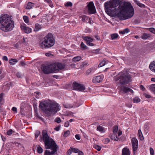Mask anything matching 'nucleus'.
Instances as JSON below:
<instances>
[{
  "mask_svg": "<svg viewBox=\"0 0 155 155\" xmlns=\"http://www.w3.org/2000/svg\"><path fill=\"white\" fill-rule=\"evenodd\" d=\"M109 1L104 3L106 13L112 17L117 16L120 20H124L132 17L134 14V8L129 2Z\"/></svg>",
  "mask_w": 155,
  "mask_h": 155,
  "instance_id": "obj_1",
  "label": "nucleus"
},
{
  "mask_svg": "<svg viewBox=\"0 0 155 155\" xmlns=\"http://www.w3.org/2000/svg\"><path fill=\"white\" fill-rule=\"evenodd\" d=\"M39 106L49 116L55 114L60 110L59 104L55 101H44L40 103Z\"/></svg>",
  "mask_w": 155,
  "mask_h": 155,
  "instance_id": "obj_2",
  "label": "nucleus"
},
{
  "mask_svg": "<svg viewBox=\"0 0 155 155\" xmlns=\"http://www.w3.org/2000/svg\"><path fill=\"white\" fill-rule=\"evenodd\" d=\"M14 27V21L11 17L4 14L0 17V28L5 32L12 31Z\"/></svg>",
  "mask_w": 155,
  "mask_h": 155,
  "instance_id": "obj_3",
  "label": "nucleus"
},
{
  "mask_svg": "<svg viewBox=\"0 0 155 155\" xmlns=\"http://www.w3.org/2000/svg\"><path fill=\"white\" fill-rule=\"evenodd\" d=\"M54 44V40L53 36L51 33H49L44 38L40 46L42 49L48 48L53 46Z\"/></svg>",
  "mask_w": 155,
  "mask_h": 155,
  "instance_id": "obj_4",
  "label": "nucleus"
},
{
  "mask_svg": "<svg viewBox=\"0 0 155 155\" xmlns=\"http://www.w3.org/2000/svg\"><path fill=\"white\" fill-rule=\"evenodd\" d=\"M119 75L117 78L116 81H118V83L120 85H125V84H128L132 81L131 77L129 74L120 72Z\"/></svg>",
  "mask_w": 155,
  "mask_h": 155,
  "instance_id": "obj_5",
  "label": "nucleus"
},
{
  "mask_svg": "<svg viewBox=\"0 0 155 155\" xmlns=\"http://www.w3.org/2000/svg\"><path fill=\"white\" fill-rule=\"evenodd\" d=\"M42 134L45 148H50L52 145L56 144L52 139L50 138L46 130L42 131Z\"/></svg>",
  "mask_w": 155,
  "mask_h": 155,
  "instance_id": "obj_6",
  "label": "nucleus"
},
{
  "mask_svg": "<svg viewBox=\"0 0 155 155\" xmlns=\"http://www.w3.org/2000/svg\"><path fill=\"white\" fill-rule=\"evenodd\" d=\"M119 94H126L127 92H130L131 93L134 92L130 88L127 87L124 85H121L119 86Z\"/></svg>",
  "mask_w": 155,
  "mask_h": 155,
  "instance_id": "obj_7",
  "label": "nucleus"
},
{
  "mask_svg": "<svg viewBox=\"0 0 155 155\" xmlns=\"http://www.w3.org/2000/svg\"><path fill=\"white\" fill-rule=\"evenodd\" d=\"M72 89L83 91L85 89V87L83 84H79L76 82H74L72 85Z\"/></svg>",
  "mask_w": 155,
  "mask_h": 155,
  "instance_id": "obj_8",
  "label": "nucleus"
},
{
  "mask_svg": "<svg viewBox=\"0 0 155 155\" xmlns=\"http://www.w3.org/2000/svg\"><path fill=\"white\" fill-rule=\"evenodd\" d=\"M57 146L56 144L52 145L51 147L50 148L51 149V151H49V150H46L44 153V155H54V154L57 152Z\"/></svg>",
  "mask_w": 155,
  "mask_h": 155,
  "instance_id": "obj_9",
  "label": "nucleus"
},
{
  "mask_svg": "<svg viewBox=\"0 0 155 155\" xmlns=\"http://www.w3.org/2000/svg\"><path fill=\"white\" fill-rule=\"evenodd\" d=\"M88 12L89 14L95 13L96 12L95 9L93 2H90L87 5Z\"/></svg>",
  "mask_w": 155,
  "mask_h": 155,
  "instance_id": "obj_10",
  "label": "nucleus"
},
{
  "mask_svg": "<svg viewBox=\"0 0 155 155\" xmlns=\"http://www.w3.org/2000/svg\"><path fill=\"white\" fill-rule=\"evenodd\" d=\"M132 148L134 154L135 152L137 150L138 147V141L137 139L135 137L133 138L131 140Z\"/></svg>",
  "mask_w": 155,
  "mask_h": 155,
  "instance_id": "obj_11",
  "label": "nucleus"
},
{
  "mask_svg": "<svg viewBox=\"0 0 155 155\" xmlns=\"http://www.w3.org/2000/svg\"><path fill=\"white\" fill-rule=\"evenodd\" d=\"M51 64L48 65L43 66L42 71L44 73L48 74L52 73Z\"/></svg>",
  "mask_w": 155,
  "mask_h": 155,
  "instance_id": "obj_12",
  "label": "nucleus"
},
{
  "mask_svg": "<svg viewBox=\"0 0 155 155\" xmlns=\"http://www.w3.org/2000/svg\"><path fill=\"white\" fill-rule=\"evenodd\" d=\"M102 81V79L101 76H98L93 78L92 82L94 83H97L100 82Z\"/></svg>",
  "mask_w": 155,
  "mask_h": 155,
  "instance_id": "obj_13",
  "label": "nucleus"
},
{
  "mask_svg": "<svg viewBox=\"0 0 155 155\" xmlns=\"http://www.w3.org/2000/svg\"><path fill=\"white\" fill-rule=\"evenodd\" d=\"M51 64V70L52 71V73L57 72L59 70L57 66V64Z\"/></svg>",
  "mask_w": 155,
  "mask_h": 155,
  "instance_id": "obj_14",
  "label": "nucleus"
},
{
  "mask_svg": "<svg viewBox=\"0 0 155 155\" xmlns=\"http://www.w3.org/2000/svg\"><path fill=\"white\" fill-rule=\"evenodd\" d=\"M130 152L128 148L124 147L122 150V155H130Z\"/></svg>",
  "mask_w": 155,
  "mask_h": 155,
  "instance_id": "obj_15",
  "label": "nucleus"
},
{
  "mask_svg": "<svg viewBox=\"0 0 155 155\" xmlns=\"http://www.w3.org/2000/svg\"><path fill=\"white\" fill-rule=\"evenodd\" d=\"M96 70V69L94 67H92L88 69L87 70L86 73V75H88L90 74H93Z\"/></svg>",
  "mask_w": 155,
  "mask_h": 155,
  "instance_id": "obj_16",
  "label": "nucleus"
},
{
  "mask_svg": "<svg viewBox=\"0 0 155 155\" xmlns=\"http://www.w3.org/2000/svg\"><path fill=\"white\" fill-rule=\"evenodd\" d=\"M42 28V26L41 25L38 23H36L35 24V28L34 29V31L35 32L39 31Z\"/></svg>",
  "mask_w": 155,
  "mask_h": 155,
  "instance_id": "obj_17",
  "label": "nucleus"
},
{
  "mask_svg": "<svg viewBox=\"0 0 155 155\" xmlns=\"http://www.w3.org/2000/svg\"><path fill=\"white\" fill-rule=\"evenodd\" d=\"M82 38L84 40L86 41V43L92 42L93 41V39L90 37H83Z\"/></svg>",
  "mask_w": 155,
  "mask_h": 155,
  "instance_id": "obj_18",
  "label": "nucleus"
},
{
  "mask_svg": "<svg viewBox=\"0 0 155 155\" xmlns=\"http://www.w3.org/2000/svg\"><path fill=\"white\" fill-rule=\"evenodd\" d=\"M150 37V35L148 34L144 33L141 36V38L144 40H146L148 39Z\"/></svg>",
  "mask_w": 155,
  "mask_h": 155,
  "instance_id": "obj_19",
  "label": "nucleus"
},
{
  "mask_svg": "<svg viewBox=\"0 0 155 155\" xmlns=\"http://www.w3.org/2000/svg\"><path fill=\"white\" fill-rule=\"evenodd\" d=\"M97 130L100 131V132L102 133L105 132V130L104 127L101 126L99 125L97 127Z\"/></svg>",
  "mask_w": 155,
  "mask_h": 155,
  "instance_id": "obj_20",
  "label": "nucleus"
},
{
  "mask_svg": "<svg viewBox=\"0 0 155 155\" xmlns=\"http://www.w3.org/2000/svg\"><path fill=\"white\" fill-rule=\"evenodd\" d=\"M56 64L58 70L63 69L65 67V65L62 63H57Z\"/></svg>",
  "mask_w": 155,
  "mask_h": 155,
  "instance_id": "obj_21",
  "label": "nucleus"
},
{
  "mask_svg": "<svg viewBox=\"0 0 155 155\" xmlns=\"http://www.w3.org/2000/svg\"><path fill=\"white\" fill-rule=\"evenodd\" d=\"M134 2L140 7L144 8H145L146 6L140 3L137 0H134Z\"/></svg>",
  "mask_w": 155,
  "mask_h": 155,
  "instance_id": "obj_22",
  "label": "nucleus"
},
{
  "mask_svg": "<svg viewBox=\"0 0 155 155\" xmlns=\"http://www.w3.org/2000/svg\"><path fill=\"white\" fill-rule=\"evenodd\" d=\"M138 135L139 137V138L140 140H143L144 138L140 130L139 129L138 130Z\"/></svg>",
  "mask_w": 155,
  "mask_h": 155,
  "instance_id": "obj_23",
  "label": "nucleus"
},
{
  "mask_svg": "<svg viewBox=\"0 0 155 155\" xmlns=\"http://www.w3.org/2000/svg\"><path fill=\"white\" fill-rule=\"evenodd\" d=\"M110 138L113 140L118 141L119 140L118 138L117 137L116 134H113L110 136Z\"/></svg>",
  "mask_w": 155,
  "mask_h": 155,
  "instance_id": "obj_24",
  "label": "nucleus"
},
{
  "mask_svg": "<svg viewBox=\"0 0 155 155\" xmlns=\"http://www.w3.org/2000/svg\"><path fill=\"white\" fill-rule=\"evenodd\" d=\"M34 4L30 2H28V3L27 6L26 7V8L28 9H30L32 8L34 6Z\"/></svg>",
  "mask_w": 155,
  "mask_h": 155,
  "instance_id": "obj_25",
  "label": "nucleus"
},
{
  "mask_svg": "<svg viewBox=\"0 0 155 155\" xmlns=\"http://www.w3.org/2000/svg\"><path fill=\"white\" fill-rule=\"evenodd\" d=\"M111 39L114 40L117 39L118 37V35L117 34L114 33L110 35Z\"/></svg>",
  "mask_w": 155,
  "mask_h": 155,
  "instance_id": "obj_26",
  "label": "nucleus"
},
{
  "mask_svg": "<svg viewBox=\"0 0 155 155\" xmlns=\"http://www.w3.org/2000/svg\"><path fill=\"white\" fill-rule=\"evenodd\" d=\"M18 62V60L15 59H11L9 60V63L11 65H14Z\"/></svg>",
  "mask_w": 155,
  "mask_h": 155,
  "instance_id": "obj_27",
  "label": "nucleus"
},
{
  "mask_svg": "<svg viewBox=\"0 0 155 155\" xmlns=\"http://www.w3.org/2000/svg\"><path fill=\"white\" fill-rule=\"evenodd\" d=\"M80 47L82 50H85L88 48L87 47L83 42H81L80 45Z\"/></svg>",
  "mask_w": 155,
  "mask_h": 155,
  "instance_id": "obj_28",
  "label": "nucleus"
},
{
  "mask_svg": "<svg viewBox=\"0 0 155 155\" xmlns=\"http://www.w3.org/2000/svg\"><path fill=\"white\" fill-rule=\"evenodd\" d=\"M150 68L152 71L155 72V63L150 64L149 66Z\"/></svg>",
  "mask_w": 155,
  "mask_h": 155,
  "instance_id": "obj_29",
  "label": "nucleus"
},
{
  "mask_svg": "<svg viewBox=\"0 0 155 155\" xmlns=\"http://www.w3.org/2000/svg\"><path fill=\"white\" fill-rule=\"evenodd\" d=\"M150 90L154 93H155V84H151L150 87Z\"/></svg>",
  "mask_w": 155,
  "mask_h": 155,
  "instance_id": "obj_30",
  "label": "nucleus"
},
{
  "mask_svg": "<svg viewBox=\"0 0 155 155\" xmlns=\"http://www.w3.org/2000/svg\"><path fill=\"white\" fill-rule=\"evenodd\" d=\"M37 152L39 153H41L43 152V149L40 146V145H38L37 147Z\"/></svg>",
  "mask_w": 155,
  "mask_h": 155,
  "instance_id": "obj_31",
  "label": "nucleus"
},
{
  "mask_svg": "<svg viewBox=\"0 0 155 155\" xmlns=\"http://www.w3.org/2000/svg\"><path fill=\"white\" fill-rule=\"evenodd\" d=\"M81 57L80 56H77L74 58L72 60L74 62L78 61L81 60Z\"/></svg>",
  "mask_w": 155,
  "mask_h": 155,
  "instance_id": "obj_32",
  "label": "nucleus"
},
{
  "mask_svg": "<svg viewBox=\"0 0 155 155\" xmlns=\"http://www.w3.org/2000/svg\"><path fill=\"white\" fill-rule=\"evenodd\" d=\"M3 95L2 94H0V112L2 111V108L1 107L2 102L3 100Z\"/></svg>",
  "mask_w": 155,
  "mask_h": 155,
  "instance_id": "obj_33",
  "label": "nucleus"
},
{
  "mask_svg": "<svg viewBox=\"0 0 155 155\" xmlns=\"http://www.w3.org/2000/svg\"><path fill=\"white\" fill-rule=\"evenodd\" d=\"M140 101V99L138 97L134 98L133 100V102L134 103H138Z\"/></svg>",
  "mask_w": 155,
  "mask_h": 155,
  "instance_id": "obj_34",
  "label": "nucleus"
},
{
  "mask_svg": "<svg viewBox=\"0 0 155 155\" xmlns=\"http://www.w3.org/2000/svg\"><path fill=\"white\" fill-rule=\"evenodd\" d=\"M31 30L32 29L31 28L28 27H26L24 31L25 32V33L28 34L31 32Z\"/></svg>",
  "mask_w": 155,
  "mask_h": 155,
  "instance_id": "obj_35",
  "label": "nucleus"
},
{
  "mask_svg": "<svg viewBox=\"0 0 155 155\" xmlns=\"http://www.w3.org/2000/svg\"><path fill=\"white\" fill-rule=\"evenodd\" d=\"M46 2H47L49 6L52 8L53 7V5L52 3V2L51 0H44Z\"/></svg>",
  "mask_w": 155,
  "mask_h": 155,
  "instance_id": "obj_36",
  "label": "nucleus"
},
{
  "mask_svg": "<svg viewBox=\"0 0 155 155\" xmlns=\"http://www.w3.org/2000/svg\"><path fill=\"white\" fill-rule=\"evenodd\" d=\"M118 130V127L115 125L113 127V132L114 134H116Z\"/></svg>",
  "mask_w": 155,
  "mask_h": 155,
  "instance_id": "obj_37",
  "label": "nucleus"
},
{
  "mask_svg": "<svg viewBox=\"0 0 155 155\" xmlns=\"http://www.w3.org/2000/svg\"><path fill=\"white\" fill-rule=\"evenodd\" d=\"M80 17L82 18V21L83 22L85 21L86 19L88 18L87 17L84 15H82Z\"/></svg>",
  "mask_w": 155,
  "mask_h": 155,
  "instance_id": "obj_38",
  "label": "nucleus"
},
{
  "mask_svg": "<svg viewBox=\"0 0 155 155\" xmlns=\"http://www.w3.org/2000/svg\"><path fill=\"white\" fill-rule=\"evenodd\" d=\"M23 19L25 21V22L26 23H27L29 22V19L28 17L26 16H24L23 17Z\"/></svg>",
  "mask_w": 155,
  "mask_h": 155,
  "instance_id": "obj_39",
  "label": "nucleus"
},
{
  "mask_svg": "<svg viewBox=\"0 0 155 155\" xmlns=\"http://www.w3.org/2000/svg\"><path fill=\"white\" fill-rule=\"evenodd\" d=\"M94 147L98 151H100L101 149V147L98 145H94Z\"/></svg>",
  "mask_w": 155,
  "mask_h": 155,
  "instance_id": "obj_40",
  "label": "nucleus"
},
{
  "mask_svg": "<svg viewBox=\"0 0 155 155\" xmlns=\"http://www.w3.org/2000/svg\"><path fill=\"white\" fill-rule=\"evenodd\" d=\"M105 64H106L105 61H103L99 64L98 65V67H101L102 66H103Z\"/></svg>",
  "mask_w": 155,
  "mask_h": 155,
  "instance_id": "obj_41",
  "label": "nucleus"
},
{
  "mask_svg": "<svg viewBox=\"0 0 155 155\" xmlns=\"http://www.w3.org/2000/svg\"><path fill=\"white\" fill-rule=\"evenodd\" d=\"M71 149L72 150V151L73 152L75 153H77L78 152L79 150L77 149L71 147Z\"/></svg>",
  "mask_w": 155,
  "mask_h": 155,
  "instance_id": "obj_42",
  "label": "nucleus"
},
{
  "mask_svg": "<svg viewBox=\"0 0 155 155\" xmlns=\"http://www.w3.org/2000/svg\"><path fill=\"white\" fill-rule=\"evenodd\" d=\"M40 132L38 130H36L35 131V138H37L38 137L39 135L40 134Z\"/></svg>",
  "mask_w": 155,
  "mask_h": 155,
  "instance_id": "obj_43",
  "label": "nucleus"
},
{
  "mask_svg": "<svg viewBox=\"0 0 155 155\" xmlns=\"http://www.w3.org/2000/svg\"><path fill=\"white\" fill-rule=\"evenodd\" d=\"M54 121L57 123H59L61 122V120L60 117H57L55 118Z\"/></svg>",
  "mask_w": 155,
  "mask_h": 155,
  "instance_id": "obj_44",
  "label": "nucleus"
},
{
  "mask_svg": "<svg viewBox=\"0 0 155 155\" xmlns=\"http://www.w3.org/2000/svg\"><path fill=\"white\" fill-rule=\"evenodd\" d=\"M65 6H71L72 5V3L71 2H68L66 3L65 4Z\"/></svg>",
  "mask_w": 155,
  "mask_h": 155,
  "instance_id": "obj_45",
  "label": "nucleus"
},
{
  "mask_svg": "<svg viewBox=\"0 0 155 155\" xmlns=\"http://www.w3.org/2000/svg\"><path fill=\"white\" fill-rule=\"evenodd\" d=\"M70 133V132L69 131H66L64 132V136L65 137H67L69 135Z\"/></svg>",
  "mask_w": 155,
  "mask_h": 155,
  "instance_id": "obj_46",
  "label": "nucleus"
},
{
  "mask_svg": "<svg viewBox=\"0 0 155 155\" xmlns=\"http://www.w3.org/2000/svg\"><path fill=\"white\" fill-rule=\"evenodd\" d=\"M149 30L152 33L155 34V29L154 28H149Z\"/></svg>",
  "mask_w": 155,
  "mask_h": 155,
  "instance_id": "obj_47",
  "label": "nucleus"
},
{
  "mask_svg": "<svg viewBox=\"0 0 155 155\" xmlns=\"http://www.w3.org/2000/svg\"><path fill=\"white\" fill-rule=\"evenodd\" d=\"M150 153L151 155H154V151L153 149L150 147Z\"/></svg>",
  "mask_w": 155,
  "mask_h": 155,
  "instance_id": "obj_48",
  "label": "nucleus"
},
{
  "mask_svg": "<svg viewBox=\"0 0 155 155\" xmlns=\"http://www.w3.org/2000/svg\"><path fill=\"white\" fill-rule=\"evenodd\" d=\"M126 106L128 107L129 108H130L132 107V104L131 103V102H130L127 103L126 104Z\"/></svg>",
  "mask_w": 155,
  "mask_h": 155,
  "instance_id": "obj_49",
  "label": "nucleus"
},
{
  "mask_svg": "<svg viewBox=\"0 0 155 155\" xmlns=\"http://www.w3.org/2000/svg\"><path fill=\"white\" fill-rule=\"evenodd\" d=\"M13 133V131L12 129H10L8 130L7 132V134L8 135H10L12 134Z\"/></svg>",
  "mask_w": 155,
  "mask_h": 155,
  "instance_id": "obj_50",
  "label": "nucleus"
},
{
  "mask_svg": "<svg viewBox=\"0 0 155 155\" xmlns=\"http://www.w3.org/2000/svg\"><path fill=\"white\" fill-rule=\"evenodd\" d=\"M100 51V50L99 49H97L96 50H93L92 51V52L95 54H97Z\"/></svg>",
  "mask_w": 155,
  "mask_h": 155,
  "instance_id": "obj_51",
  "label": "nucleus"
},
{
  "mask_svg": "<svg viewBox=\"0 0 155 155\" xmlns=\"http://www.w3.org/2000/svg\"><path fill=\"white\" fill-rule=\"evenodd\" d=\"M86 44L90 46H93L94 45V44L93 43H91V42L86 43Z\"/></svg>",
  "mask_w": 155,
  "mask_h": 155,
  "instance_id": "obj_52",
  "label": "nucleus"
},
{
  "mask_svg": "<svg viewBox=\"0 0 155 155\" xmlns=\"http://www.w3.org/2000/svg\"><path fill=\"white\" fill-rule=\"evenodd\" d=\"M140 88L143 91H144L145 90V88L143 85H140Z\"/></svg>",
  "mask_w": 155,
  "mask_h": 155,
  "instance_id": "obj_53",
  "label": "nucleus"
},
{
  "mask_svg": "<svg viewBox=\"0 0 155 155\" xmlns=\"http://www.w3.org/2000/svg\"><path fill=\"white\" fill-rule=\"evenodd\" d=\"M75 136L76 138L78 140H80L81 139V137L78 134H76Z\"/></svg>",
  "mask_w": 155,
  "mask_h": 155,
  "instance_id": "obj_54",
  "label": "nucleus"
},
{
  "mask_svg": "<svg viewBox=\"0 0 155 155\" xmlns=\"http://www.w3.org/2000/svg\"><path fill=\"white\" fill-rule=\"evenodd\" d=\"M144 95L147 98H150L151 97V96L149 94H144Z\"/></svg>",
  "mask_w": 155,
  "mask_h": 155,
  "instance_id": "obj_55",
  "label": "nucleus"
},
{
  "mask_svg": "<svg viewBox=\"0 0 155 155\" xmlns=\"http://www.w3.org/2000/svg\"><path fill=\"white\" fill-rule=\"evenodd\" d=\"M69 124V123L68 121H67V122H65L64 124V126L65 127H68Z\"/></svg>",
  "mask_w": 155,
  "mask_h": 155,
  "instance_id": "obj_56",
  "label": "nucleus"
},
{
  "mask_svg": "<svg viewBox=\"0 0 155 155\" xmlns=\"http://www.w3.org/2000/svg\"><path fill=\"white\" fill-rule=\"evenodd\" d=\"M72 151L71 149H69L67 151V154L68 155H70Z\"/></svg>",
  "mask_w": 155,
  "mask_h": 155,
  "instance_id": "obj_57",
  "label": "nucleus"
},
{
  "mask_svg": "<svg viewBox=\"0 0 155 155\" xmlns=\"http://www.w3.org/2000/svg\"><path fill=\"white\" fill-rule=\"evenodd\" d=\"M2 59L3 60H5L6 61H8V58L6 56H4L3 57Z\"/></svg>",
  "mask_w": 155,
  "mask_h": 155,
  "instance_id": "obj_58",
  "label": "nucleus"
},
{
  "mask_svg": "<svg viewBox=\"0 0 155 155\" xmlns=\"http://www.w3.org/2000/svg\"><path fill=\"white\" fill-rule=\"evenodd\" d=\"M124 31L125 32V33H127L130 31L129 29L128 28H126L124 29Z\"/></svg>",
  "mask_w": 155,
  "mask_h": 155,
  "instance_id": "obj_59",
  "label": "nucleus"
},
{
  "mask_svg": "<svg viewBox=\"0 0 155 155\" xmlns=\"http://www.w3.org/2000/svg\"><path fill=\"white\" fill-rule=\"evenodd\" d=\"M64 107L66 108H70L71 107L70 105H68L67 104H64Z\"/></svg>",
  "mask_w": 155,
  "mask_h": 155,
  "instance_id": "obj_60",
  "label": "nucleus"
},
{
  "mask_svg": "<svg viewBox=\"0 0 155 155\" xmlns=\"http://www.w3.org/2000/svg\"><path fill=\"white\" fill-rule=\"evenodd\" d=\"M16 76L18 78H20L21 76V74L20 73L18 72L16 74Z\"/></svg>",
  "mask_w": 155,
  "mask_h": 155,
  "instance_id": "obj_61",
  "label": "nucleus"
},
{
  "mask_svg": "<svg viewBox=\"0 0 155 155\" xmlns=\"http://www.w3.org/2000/svg\"><path fill=\"white\" fill-rule=\"evenodd\" d=\"M60 129V126H58L57 127H56L55 128H54V129L55 130L57 131H58Z\"/></svg>",
  "mask_w": 155,
  "mask_h": 155,
  "instance_id": "obj_62",
  "label": "nucleus"
},
{
  "mask_svg": "<svg viewBox=\"0 0 155 155\" xmlns=\"http://www.w3.org/2000/svg\"><path fill=\"white\" fill-rule=\"evenodd\" d=\"M95 37L96 38V39L98 41H99L100 40H101L100 38L97 35H95Z\"/></svg>",
  "mask_w": 155,
  "mask_h": 155,
  "instance_id": "obj_63",
  "label": "nucleus"
},
{
  "mask_svg": "<svg viewBox=\"0 0 155 155\" xmlns=\"http://www.w3.org/2000/svg\"><path fill=\"white\" fill-rule=\"evenodd\" d=\"M12 110L14 111H17V108L15 107H13L12 108Z\"/></svg>",
  "mask_w": 155,
  "mask_h": 155,
  "instance_id": "obj_64",
  "label": "nucleus"
}]
</instances>
